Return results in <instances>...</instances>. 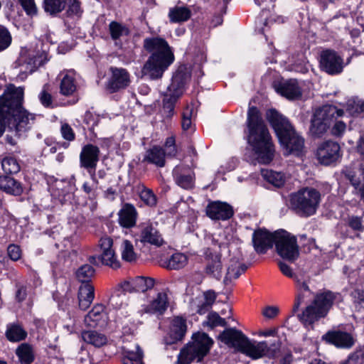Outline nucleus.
I'll use <instances>...</instances> for the list:
<instances>
[{"label": "nucleus", "instance_id": "obj_44", "mask_svg": "<svg viewBox=\"0 0 364 364\" xmlns=\"http://www.w3.org/2000/svg\"><path fill=\"white\" fill-rule=\"evenodd\" d=\"M109 32L114 41H117L122 36H128L129 33L128 28L117 21H112L109 24Z\"/></svg>", "mask_w": 364, "mask_h": 364}, {"label": "nucleus", "instance_id": "obj_60", "mask_svg": "<svg viewBox=\"0 0 364 364\" xmlns=\"http://www.w3.org/2000/svg\"><path fill=\"white\" fill-rule=\"evenodd\" d=\"M279 312V309L275 306H269L263 309L262 315L269 319L275 318Z\"/></svg>", "mask_w": 364, "mask_h": 364}, {"label": "nucleus", "instance_id": "obj_16", "mask_svg": "<svg viewBox=\"0 0 364 364\" xmlns=\"http://www.w3.org/2000/svg\"><path fill=\"white\" fill-rule=\"evenodd\" d=\"M322 338L340 348H350L355 343L351 334L342 331H329L323 336Z\"/></svg>", "mask_w": 364, "mask_h": 364}, {"label": "nucleus", "instance_id": "obj_42", "mask_svg": "<svg viewBox=\"0 0 364 364\" xmlns=\"http://www.w3.org/2000/svg\"><path fill=\"white\" fill-rule=\"evenodd\" d=\"M262 175L267 182L278 188L282 186L286 181V176L282 172L263 170L262 171Z\"/></svg>", "mask_w": 364, "mask_h": 364}, {"label": "nucleus", "instance_id": "obj_23", "mask_svg": "<svg viewBox=\"0 0 364 364\" xmlns=\"http://www.w3.org/2000/svg\"><path fill=\"white\" fill-rule=\"evenodd\" d=\"M100 149L92 144L83 146L80 155L81 166L85 168H95L99 160Z\"/></svg>", "mask_w": 364, "mask_h": 364}, {"label": "nucleus", "instance_id": "obj_33", "mask_svg": "<svg viewBox=\"0 0 364 364\" xmlns=\"http://www.w3.org/2000/svg\"><path fill=\"white\" fill-rule=\"evenodd\" d=\"M0 189L13 196H20L23 193L21 183L8 176H0Z\"/></svg>", "mask_w": 364, "mask_h": 364}, {"label": "nucleus", "instance_id": "obj_29", "mask_svg": "<svg viewBox=\"0 0 364 364\" xmlns=\"http://www.w3.org/2000/svg\"><path fill=\"white\" fill-rule=\"evenodd\" d=\"M95 298V288L90 283L82 284L78 290V305L83 311L87 310Z\"/></svg>", "mask_w": 364, "mask_h": 364}, {"label": "nucleus", "instance_id": "obj_1", "mask_svg": "<svg viewBox=\"0 0 364 364\" xmlns=\"http://www.w3.org/2000/svg\"><path fill=\"white\" fill-rule=\"evenodd\" d=\"M23 100V88L14 85H8L0 97V137L5 131L6 124L17 133L25 132L31 127L35 116L22 107Z\"/></svg>", "mask_w": 364, "mask_h": 364}, {"label": "nucleus", "instance_id": "obj_55", "mask_svg": "<svg viewBox=\"0 0 364 364\" xmlns=\"http://www.w3.org/2000/svg\"><path fill=\"white\" fill-rule=\"evenodd\" d=\"M48 87L49 85L48 84L45 85L42 91L39 94V100L41 104L46 107H50L53 102L52 96L48 92Z\"/></svg>", "mask_w": 364, "mask_h": 364}, {"label": "nucleus", "instance_id": "obj_30", "mask_svg": "<svg viewBox=\"0 0 364 364\" xmlns=\"http://www.w3.org/2000/svg\"><path fill=\"white\" fill-rule=\"evenodd\" d=\"M247 269V266L237 258H231L227 267L224 283L228 284L232 279H237Z\"/></svg>", "mask_w": 364, "mask_h": 364}, {"label": "nucleus", "instance_id": "obj_48", "mask_svg": "<svg viewBox=\"0 0 364 364\" xmlns=\"http://www.w3.org/2000/svg\"><path fill=\"white\" fill-rule=\"evenodd\" d=\"M311 121L310 132L312 135L317 137L321 136L331 127L328 124L325 123L315 116H313Z\"/></svg>", "mask_w": 364, "mask_h": 364}, {"label": "nucleus", "instance_id": "obj_49", "mask_svg": "<svg viewBox=\"0 0 364 364\" xmlns=\"http://www.w3.org/2000/svg\"><path fill=\"white\" fill-rule=\"evenodd\" d=\"M60 89V93L63 95H72L76 90L74 78L69 75H65L61 80Z\"/></svg>", "mask_w": 364, "mask_h": 364}, {"label": "nucleus", "instance_id": "obj_34", "mask_svg": "<svg viewBox=\"0 0 364 364\" xmlns=\"http://www.w3.org/2000/svg\"><path fill=\"white\" fill-rule=\"evenodd\" d=\"M168 305V296L166 293H159L156 297L145 309V312L162 314Z\"/></svg>", "mask_w": 364, "mask_h": 364}, {"label": "nucleus", "instance_id": "obj_51", "mask_svg": "<svg viewBox=\"0 0 364 364\" xmlns=\"http://www.w3.org/2000/svg\"><path fill=\"white\" fill-rule=\"evenodd\" d=\"M203 325L213 328L216 326H225L227 322L224 318H222L218 313L212 311L208 314L207 320L203 323Z\"/></svg>", "mask_w": 364, "mask_h": 364}, {"label": "nucleus", "instance_id": "obj_64", "mask_svg": "<svg viewBox=\"0 0 364 364\" xmlns=\"http://www.w3.org/2000/svg\"><path fill=\"white\" fill-rule=\"evenodd\" d=\"M358 152L364 159V133L361 134L357 142L356 146Z\"/></svg>", "mask_w": 364, "mask_h": 364}, {"label": "nucleus", "instance_id": "obj_15", "mask_svg": "<svg viewBox=\"0 0 364 364\" xmlns=\"http://www.w3.org/2000/svg\"><path fill=\"white\" fill-rule=\"evenodd\" d=\"M281 145L285 149L287 154L299 156L304 147V139L300 136L294 129L288 134L279 139Z\"/></svg>", "mask_w": 364, "mask_h": 364}, {"label": "nucleus", "instance_id": "obj_7", "mask_svg": "<svg viewBox=\"0 0 364 364\" xmlns=\"http://www.w3.org/2000/svg\"><path fill=\"white\" fill-rule=\"evenodd\" d=\"M193 341L187 344L178 356V364H191L195 360L200 362L208 353L213 343V340L203 332L192 336Z\"/></svg>", "mask_w": 364, "mask_h": 364}, {"label": "nucleus", "instance_id": "obj_6", "mask_svg": "<svg viewBox=\"0 0 364 364\" xmlns=\"http://www.w3.org/2000/svg\"><path fill=\"white\" fill-rule=\"evenodd\" d=\"M290 206L301 217L314 215L321 202V193L313 188H304L290 195Z\"/></svg>", "mask_w": 364, "mask_h": 364}, {"label": "nucleus", "instance_id": "obj_25", "mask_svg": "<svg viewBox=\"0 0 364 364\" xmlns=\"http://www.w3.org/2000/svg\"><path fill=\"white\" fill-rule=\"evenodd\" d=\"M205 259V273L217 279H220L223 274V264L220 255L209 252L206 254Z\"/></svg>", "mask_w": 364, "mask_h": 364}, {"label": "nucleus", "instance_id": "obj_31", "mask_svg": "<svg viewBox=\"0 0 364 364\" xmlns=\"http://www.w3.org/2000/svg\"><path fill=\"white\" fill-rule=\"evenodd\" d=\"M143 352L138 345L132 348L122 347V362L124 364H143Z\"/></svg>", "mask_w": 364, "mask_h": 364}, {"label": "nucleus", "instance_id": "obj_63", "mask_svg": "<svg viewBox=\"0 0 364 364\" xmlns=\"http://www.w3.org/2000/svg\"><path fill=\"white\" fill-rule=\"evenodd\" d=\"M346 127V126L344 122L342 121H338L334 124L331 130V133L334 136H340L344 132Z\"/></svg>", "mask_w": 364, "mask_h": 364}, {"label": "nucleus", "instance_id": "obj_22", "mask_svg": "<svg viewBox=\"0 0 364 364\" xmlns=\"http://www.w3.org/2000/svg\"><path fill=\"white\" fill-rule=\"evenodd\" d=\"M216 299V294L213 291H207L203 296H198L191 302V306L198 314L202 315L207 313Z\"/></svg>", "mask_w": 364, "mask_h": 364}, {"label": "nucleus", "instance_id": "obj_37", "mask_svg": "<svg viewBox=\"0 0 364 364\" xmlns=\"http://www.w3.org/2000/svg\"><path fill=\"white\" fill-rule=\"evenodd\" d=\"M103 316L102 305H96L85 317V323L91 328L102 326Z\"/></svg>", "mask_w": 364, "mask_h": 364}, {"label": "nucleus", "instance_id": "obj_5", "mask_svg": "<svg viewBox=\"0 0 364 364\" xmlns=\"http://www.w3.org/2000/svg\"><path fill=\"white\" fill-rule=\"evenodd\" d=\"M191 78V73L184 66H180L174 73L171 82L164 95L162 112L166 117L174 114V107L178 99L182 95L185 85Z\"/></svg>", "mask_w": 364, "mask_h": 364}, {"label": "nucleus", "instance_id": "obj_41", "mask_svg": "<svg viewBox=\"0 0 364 364\" xmlns=\"http://www.w3.org/2000/svg\"><path fill=\"white\" fill-rule=\"evenodd\" d=\"M84 341L96 347H100L107 343V338L95 331H86L82 333Z\"/></svg>", "mask_w": 364, "mask_h": 364}, {"label": "nucleus", "instance_id": "obj_43", "mask_svg": "<svg viewBox=\"0 0 364 364\" xmlns=\"http://www.w3.org/2000/svg\"><path fill=\"white\" fill-rule=\"evenodd\" d=\"M188 262V257L180 252L175 253L166 262V267L171 269L183 268Z\"/></svg>", "mask_w": 364, "mask_h": 364}, {"label": "nucleus", "instance_id": "obj_46", "mask_svg": "<svg viewBox=\"0 0 364 364\" xmlns=\"http://www.w3.org/2000/svg\"><path fill=\"white\" fill-rule=\"evenodd\" d=\"M66 2L67 0H44L43 8L46 12L54 15L65 9Z\"/></svg>", "mask_w": 364, "mask_h": 364}, {"label": "nucleus", "instance_id": "obj_3", "mask_svg": "<svg viewBox=\"0 0 364 364\" xmlns=\"http://www.w3.org/2000/svg\"><path fill=\"white\" fill-rule=\"evenodd\" d=\"M144 49L151 55L143 66L142 72L151 79H159L173 62L174 55L167 41L159 37L144 40Z\"/></svg>", "mask_w": 364, "mask_h": 364}, {"label": "nucleus", "instance_id": "obj_26", "mask_svg": "<svg viewBox=\"0 0 364 364\" xmlns=\"http://www.w3.org/2000/svg\"><path fill=\"white\" fill-rule=\"evenodd\" d=\"M154 286V279L151 277H136L124 284V289L129 291L145 292Z\"/></svg>", "mask_w": 364, "mask_h": 364}, {"label": "nucleus", "instance_id": "obj_40", "mask_svg": "<svg viewBox=\"0 0 364 364\" xmlns=\"http://www.w3.org/2000/svg\"><path fill=\"white\" fill-rule=\"evenodd\" d=\"M186 330L187 326L186 319L179 316L175 317L173 319L171 332L174 340H182L186 334Z\"/></svg>", "mask_w": 364, "mask_h": 364}, {"label": "nucleus", "instance_id": "obj_24", "mask_svg": "<svg viewBox=\"0 0 364 364\" xmlns=\"http://www.w3.org/2000/svg\"><path fill=\"white\" fill-rule=\"evenodd\" d=\"M343 109H338L334 105H326L317 109L314 116L331 126L338 117L343 116Z\"/></svg>", "mask_w": 364, "mask_h": 364}, {"label": "nucleus", "instance_id": "obj_32", "mask_svg": "<svg viewBox=\"0 0 364 364\" xmlns=\"http://www.w3.org/2000/svg\"><path fill=\"white\" fill-rule=\"evenodd\" d=\"M294 281L296 282V289L299 291L298 294L296 296L295 301L293 306V312L295 313L298 311L301 304L304 301V294L303 291H311L309 283L310 282V277H305L304 276H296L294 277Z\"/></svg>", "mask_w": 364, "mask_h": 364}, {"label": "nucleus", "instance_id": "obj_45", "mask_svg": "<svg viewBox=\"0 0 364 364\" xmlns=\"http://www.w3.org/2000/svg\"><path fill=\"white\" fill-rule=\"evenodd\" d=\"M121 255L122 259L128 262H132L136 259L137 255L130 241L127 240L122 241L121 245Z\"/></svg>", "mask_w": 364, "mask_h": 364}, {"label": "nucleus", "instance_id": "obj_11", "mask_svg": "<svg viewBox=\"0 0 364 364\" xmlns=\"http://www.w3.org/2000/svg\"><path fill=\"white\" fill-rule=\"evenodd\" d=\"M266 118L274 129L279 139L294 129L287 118L276 109H271L267 110Z\"/></svg>", "mask_w": 364, "mask_h": 364}, {"label": "nucleus", "instance_id": "obj_50", "mask_svg": "<svg viewBox=\"0 0 364 364\" xmlns=\"http://www.w3.org/2000/svg\"><path fill=\"white\" fill-rule=\"evenodd\" d=\"M2 168L6 173L14 174L19 172L21 167L18 161L12 157H5L1 162Z\"/></svg>", "mask_w": 364, "mask_h": 364}, {"label": "nucleus", "instance_id": "obj_57", "mask_svg": "<svg viewBox=\"0 0 364 364\" xmlns=\"http://www.w3.org/2000/svg\"><path fill=\"white\" fill-rule=\"evenodd\" d=\"M348 225L355 231H363L364 226L362 224V220L358 216H350L347 220Z\"/></svg>", "mask_w": 364, "mask_h": 364}, {"label": "nucleus", "instance_id": "obj_12", "mask_svg": "<svg viewBox=\"0 0 364 364\" xmlns=\"http://www.w3.org/2000/svg\"><path fill=\"white\" fill-rule=\"evenodd\" d=\"M320 66L328 74H338L343 70V60L335 51L326 50L321 53Z\"/></svg>", "mask_w": 364, "mask_h": 364}, {"label": "nucleus", "instance_id": "obj_8", "mask_svg": "<svg viewBox=\"0 0 364 364\" xmlns=\"http://www.w3.org/2000/svg\"><path fill=\"white\" fill-rule=\"evenodd\" d=\"M274 244L277 254L289 262H294L299 256V247L294 235L286 230L274 232Z\"/></svg>", "mask_w": 364, "mask_h": 364}, {"label": "nucleus", "instance_id": "obj_52", "mask_svg": "<svg viewBox=\"0 0 364 364\" xmlns=\"http://www.w3.org/2000/svg\"><path fill=\"white\" fill-rule=\"evenodd\" d=\"M140 198L149 206H154L156 204V197L149 188H144L140 192Z\"/></svg>", "mask_w": 364, "mask_h": 364}, {"label": "nucleus", "instance_id": "obj_47", "mask_svg": "<svg viewBox=\"0 0 364 364\" xmlns=\"http://www.w3.org/2000/svg\"><path fill=\"white\" fill-rule=\"evenodd\" d=\"M95 272V269L90 264H83L79 267L75 275L79 282L82 284L90 283L91 278Z\"/></svg>", "mask_w": 364, "mask_h": 364}, {"label": "nucleus", "instance_id": "obj_20", "mask_svg": "<svg viewBox=\"0 0 364 364\" xmlns=\"http://www.w3.org/2000/svg\"><path fill=\"white\" fill-rule=\"evenodd\" d=\"M140 241L157 247L161 246L164 241L156 225L151 223H145L141 225Z\"/></svg>", "mask_w": 364, "mask_h": 364}, {"label": "nucleus", "instance_id": "obj_54", "mask_svg": "<svg viewBox=\"0 0 364 364\" xmlns=\"http://www.w3.org/2000/svg\"><path fill=\"white\" fill-rule=\"evenodd\" d=\"M68 9L67 13L69 16H80L82 11L78 0H67Z\"/></svg>", "mask_w": 364, "mask_h": 364}, {"label": "nucleus", "instance_id": "obj_35", "mask_svg": "<svg viewBox=\"0 0 364 364\" xmlns=\"http://www.w3.org/2000/svg\"><path fill=\"white\" fill-rule=\"evenodd\" d=\"M165 156L164 150L160 146H154L146 151L144 161L155 164L159 167H163L165 166Z\"/></svg>", "mask_w": 364, "mask_h": 364}, {"label": "nucleus", "instance_id": "obj_13", "mask_svg": "<svg viewBox=\"0 0 364 364\" xmlns=\"http://www.w3.org/2000/svg\"><path fill=\"white\" fill-rule=\"evenodd\" d=\"M218 338L230 348H233L239 352H242L248 338L242 331L234 328L224 330Z\"/></svg>", "mask_w": 364, "mask_h": 364}, {"label": "nucleus", "instance_id": "obj_59", "mask_svg": "<svg viewBox=\"0 0 364 364\" xmlns=\"http://www.w3.org/2000/svg\"><path fill=\"white\" fill-rule=\"evenodd\" d=\"M60 132L64 139L71 141L75 139V135L71 127L64 123L61 125Z\"/></svg>", "mask_w": 364, "mask_h": 364}, {"label": "nucleus", "instance_id": "obj_62", "mask_svg": "<svg viewBox=\"0 0 364 364\" xmlns=\"http://www.w3.org/2000/svg\"><path fill=\"white\" fill-rule=\"evenodd\" d=\"M192 110L189 108H187L185 112L183 113V118H182V128L183 130H187L190 128L191 125V115Z\"/></svg>", "mask_w": 364, "mask_h": 364}, {"label": "nucleus", "instance_id": "obj_4", "mask_svg": "<svg viewBox=\"0 0 364 364\" xmlns=\"http://www.w3.org/2000/svg\"><path fill=\"white\" fill-rule=\"evenodd\" d=\"M336 299V294L331 291L316 293L313 300L297 315L299 320L306 326L325 318Z\"/></svg>", "mask_w": 364, "mask_h": 364}, {"label": "nucleus", "instance_id": "obj_14", "mask_svg": "<svg viewBox=\"0 0 364 364\" xmlns=\"http://www.w3.org/2000/svg\"><path fill=\"white\" fill-rule=\"evenodd\" d=\"M206 215L212 220H226L232 217L233 209L228 203L221 201H213L205 208Z\"/></svg>", "mask_w": 364, "mask_h": 364}, {"label": "nucleus", "instance_id": "obj_39", "mask_svg": "<svg viewBox=\"0 0 364 364\" xmlns=\"http://www.w3.org/2000/svg\"><path fill=\"white\" fill-rule=\"evenodd\" d=\"M6 336L9 341L19 342L27 337V332L19 324L13 323L7 326Z\"/></svg>", "mask_w": 364, "mask_h": 364}, {"label": "nucleus", "instance_id": "obj_28", "mask_svg": "<svg viewBox=\"0 0 364 364\" xmlns=\"http://www.w3.org/2000/svg\"><path fill=\"white\" fill-rule=\"evenodd\" d=\"M267 343L266 341L252 342L248 338L241 353L252 359H258L267 356Z\"/></svg>", "mask_w": 364, "mask_h": 364}, {"label": "nucleus", "instance_id": "obj_17", "mask_svg": "<svg viewBox=\"0 0 364 364\" xmlns=\"http://www.w3.org/2000/svg\"><path fill=\"white\" fill-rule=\"evenodd\" d=\"M252 243L255 251L259 254H264L274 243V232L270 233L265 229H257L252 235Z\"/></svg>", "mask_w": 364, "mask_h": 364}, {"label": "nucleus", "instance_id": "obj_2", "mask_svg": "<svg viewBox=\"0 0 364 364\" xmlns=\"http://www.w3.org/2000/svg\"><path fill=\"white\" fill-rule=\"evenodd\" d=\"M248 142L253 147L259 163L267 164L274 159V146L269 130L256 107L248 111Z\"/></svg>", "mask_w": 364, "mask_h": 364}, {"label": "nucleus", "instance_id": "obj_19", "mask_svg": "<svg viewBox=\"0 0 364 364\" xmlns=\"http://www.w3.org/2000/svg\"><path fill=\"white\" fill-rule=\"evenodd\" d=\"M112 77L107 85L110 92H117L127 87L129 82V75L124 68H111Z\"/></svg>", "mask_w": 364, "mask_h": 364}, {"label": "nucleus", "instance_id": "obj_38", "mask_svg": "<svg viewBox=\"0 0 364 364\" xmlns=\"http://www.w3.org/2000/svg\"><path fill=\"white\" fill-rule=\"evenodd\" d=\"M16 354L21 364H31L35 359L33 347L26 343H21L16 349Z\"/></svg>", "mask_w": 364, "mask_h": 364}, {"label": "nucleus", "instance_id": "obj_10", "mask_svg": "<svg viewBox=\"0 0 364 364\" xmlns=\"http://www.w3.org/2000/svg\"><path fill=\"white\" fill-rule=\"evenodd\" d=\"M316 156L323 165L333 164L341 157V146L337 142L331 140L324 141L318 147Z\"/></svg>", "mask_w": 364, "mask_h": 364}, {"label": "nucleus", "instance_id": "obj_18", "mask_svg": "<svg viewBox=\"0 0 364 364\" xmlns=\"http://www.w3.org/2000/svg\"><path fill=\"white\" fill-rule=\"evenodd\" d=\"M274 87L277 93L288 100H297L301 97V89L295 79L275 82Z\"/></svg>", "mask_w": 364, "mask_h": 364}, {"label": "nucleus", "instance_id": "obj_21", "mask_svg": "<svg viewBox=\"0 0 364 364\" xmlns=\"http://www.w3.org/2000/svg\"><path fill=\"white\" fill-rule=\"evenodd\" d=\"M177 185L184 189H191L194 186V172L188 167L177 166L173 171Z\"/></svg>", "mask_w": 364, "mask_h": 364}, {"label": "nucleus", "instance_id": "obj_53", "mask_svg": "<svg viewBox=\"0 0 364 364\" xmlns=\"http://www.w3.org/2000/svg\"><path fill=\"white\" fill-rule=\"evenodd\" d=\"M11 42V36L8 30L0 26V51L5 50Z\"/></svg>", "mask_w": 364, "mask_h": 364}, {"label": "nucleus", "instance_id": "obj_36", "mask_svg": "<svg viewBox=\"0 0 364 364\" xmlns=\"http://www.w3.org/2000/svg\"><path fill=\"white\" fill-rule=\"evenodd\" d=\"M191 16V11L186 6H174L169 9L168 17L172 23L187 21Z\"/></svg>", "mask_w": 364, "mask_h": 364}, {"label": "nucleus", "instance_id": "obj_27", "mask_svg": "<svg viewBox=\"0 0 364 364\" xmlns=\"http://www.w3.org/2000/svg\"><path fill=\"white\" fill-rule=\"evenodd\" d=\"M119 223L121 226L126 228H132L135 225L137 212L134 206L129 203H126L119 210Z\"/></svg>", "mask_w": 364, "mask_h": 364}, {"label": "nucleus", "instance_id": "obj_58", "mask_svg": "<svg viewBox=\"0 0 364 364\" xmlns=\"http://www.w3.org/2000/svg\"><path fill=\"white\" fill-rule=\"evenodd\" d=\"M281 342L279 340L274 341L269 346L267 344V349L266 350L267 356L269 358L276 357L279 352Z\"/></svg>", "mask_w": 364, "mask_h": 364}, {"label": "nucleus", "instance_id": "obj_56", "mask_svg": "<svg viewBox=\"0 0 364 364\" xmlns=\"http://www.w3.org/2000/svg\"><path fill=\"white\" fill-rule=\"evenodd\" d=\"M26 14L31 16L36 15L37 7L34 0H18Z\"/></svg>", "mask_w": 364, "mask_h": 364}, {"label": "nucleus", "instance_id": "obj_61", "mask_svg": "<svg viewBox=\"0 0 364 364\" xmlns=\"http://www.w3.org/2000/svg\"><path fill=\"white\" fill-rule=\"evenodd\" d=\"M8 255L12 260H18L21 257L20 247L15 245H10L8 247Z\"/></svg>", "mask_w": 364, "mask_h": 364}, {"label": "nucleus", "instance_id": "obj_9", "mask_svg": "<svg viewBox=\"0 0 364 364\" xmlns=\"http://www.w3.org/2000/svg\"><path fill=\"white\" fill-rule=\"evenodd\" d=\"M99 247L100 255L97 258L102 264L112 269H117L120 267V262L115 254L113 240L110 237H102L99 240Z\"/></svg>", "mask_w": 364, "mask_h": 364}]
</instances>
